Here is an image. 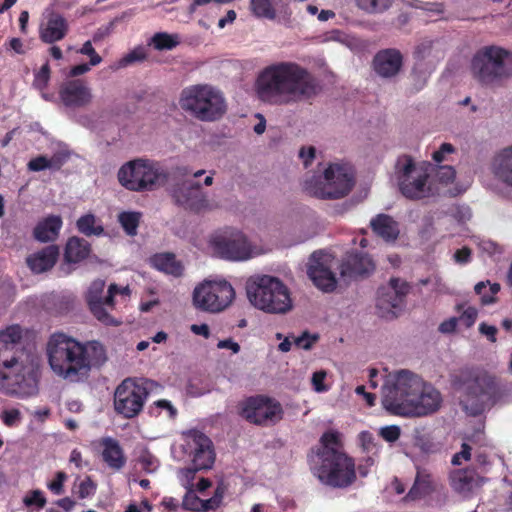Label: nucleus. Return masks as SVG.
<instances>
[{
  "label": "nucleus",
  "mask_w": 512,
  "mask_h": 512,
  "mask_svg": "<svg viewBox=\"0 0 512 512\" xmlns=\"http://www.w3.org/2000/svg\"><path fill=\"white\" fill-rule=\"evenodd\" d=\"M255 86L259 99L271 105L308 101L321 89L316 77L295 62L267 66L259 74Z\"/></svg>",
  "instance_id": "1"
},
{
  "label": "nucleus",
  "mask_w": 512,
  "mask_h": 512,
  "mask_svg": "<svg viewBox=\"0 0 512 512\" xmlns=\"http://www.w3.org/2000/svg\"><path fill=\"white\" fill-rule=\"evenodd\" d=\"M46 352L51 370L70 383L84 382L93 367H101L108 359L106 349L101 342L97 340L80 342L60 332L50 336Z\"/></svg>",
  "instance_id": "2"
},
{
  "label": "nucleus",
  "mask_w": 512,
  "mask_h": 512,
  "mask_svg": "<svg viewBox=\"0 0 512 512\" xmlns=\"http://www.w3.org/2000/svg\"><path fill=\"white\" fill-rule=\"evenodd\" d=\"M441 393L418 375L402 370L385 386L382 404L393 415L422 417L440 408Z\"/></svg>",
  "instance_id": "3"
},
{
  "label": "nucleus",
  "mask_w": 512,
  "mask_h": 512,
  "mask_svg": "<svg viewBox=\"0 0 512 512\" xmlns=\"http://www.w3.org/2000/svg\"><path fill=\"white\" fill-rule=\"evenodd\" d=\"M308 457L313 475L322 484L343 489L356 481L355 461L344 451L340 432H324Z\"/></svg>",
  "instance_id": "4"
},
{
  "label": "nucleus",
  "mask_w": 512,
  "mask_h": 512,
  "mask_svg": "<svg viewBox=\"0 0 512 512\" xmlns=\"http://www.w3.org/2000/svg\"><path fill=\"white\" fill-rule=\"evenodd\" d=\"M462 390L460 406L469 416L477 417L493 407L503 396L497 378L479 368L462 369L455 379Z\"/></svg>",
  "instance_id": "5"
},
{
  "label": "nucleus",
  "mask_w": 512,
  "mask_h": 512,
  "mask_svg": "<svg viewBox=\"0 0 512 512\" xmlns=\"http://www.w3.org/2000/svg\"><path fill=\"white\" fill-rule=\"evenodd\" d=\"M246 294L251 305L268 314H285L293 308L288 287L274 276L250 277L246 282Z\"/></svg>",
  "instance_id": "6"
},
{
  "label": "nucleus",
  "mask_w": 512,
  "mask_h": 512,
  "mask_svg": "<svg viewBox=\"0 0 512 512\" xmlns=\"http://www.w3.org/2000/svg\"><path fill=\"white\" fill-rule=\"evenodd\" d=\"M37 372L24 364L16 350L0 346V390L10 395L30 396L37 392Z\"/></svg>",
  "instance_id": "7"
},
{
  "label": "nucleus",
  "mask_w": 512,
  "mask_h": 512,
  "mask_svg": "<svg viewBox=\"0 0 512 512\" xmlns=\"http://www.w3.org/2000/svg\"><path fill=\"white\" fill-rule=\"evenodd\" d=\"M180 107L202 122H214L223 117L227 105L223 94L207 84H198L182 90Z\"/></svg>",
  "instance_id": "8"
},
{
  "label": "nucleus",
  "mask_w": 512,
  "mask_h": 512,
  "mask_svg": "<svg viewBox=\"0 0 512 512\" xmlns=\"http://www.w3.org/2000/svg\"><path fill=\"white\" fill-rule=\"evenodd\" d=\"M512 53L502 47L485 46L473 57L471 71L483 85L499 84L512 75Z\"/></svg>",
  "instance_id": "9"
},
{
  "label": "nucleus",
  "mask_w": 512,
  "mask_h": 512,
  "mask_svg": "<svg viewBox=\"0 0 512 512\" xmlns=\"http://www.w3.org/2000/svg\"><path fill=\"white\" fill-rule=\"evenodd\" d=\"M118 180L131 191H152L168 180V172L158 161L135 159L120 168Z\"/></svg>",
  "instance_id": "10"
},
{
  "label": "nucleus",
  "mask_w": 512,
  "mask_h": 512,
  "mask_svg": "<svg viewBox=\"0 0 512 512\" xmlns=\"http://www.w3.org/2000/svg\"><path fill=\"white\" fill-rule=\"evenodd\" d=\"M354 186L353 175L348 168L330 164L323 177L312 176L304 182V190L318 199H341L349 194Z\"/></svg>",
  "instance_id": "11"
},
{
  "label": "nucleus",
  "mask_w": 512,
  "mask_h": 512,
  "mask_svg": "<svg viewBox=\"0 0 512 512\" xmlns=\"http://www.w3.org/2000/svg\"><path fill=\"white\" fill-rule=\"evenodd\" d=\"M395 176L399 191L410 200H420L431 195L428 185L429 174L426 169L417 167L409 155L398 157L395 164Z\"/></svg>",
  "instance_id": "12"
},
{
  "label": "nucleus",
  "mask_w": 512,
  "mask_h": 512,
  "mask_svg": "<svg viewBox=\"0 0 512 512\" xmlns=\"http://www.w3.org/2000/svg\"><path fill=\"white\" fill-rule=\"evenodd\" d=\"M155 384L154 381L144 378L123 380L114 393L115 411L128 419L137 416Z\"/></svg>",
  "instance_id": "13"
},
{
  "label": "nucleus",
  "mask_w": 512,
  "mask_h": 512,
  "mask_svg": "<svg viewBox=\"0 0 512 512\" xmlns=\"http://www.w3.org/2000/svg\"><path fill=\"white\" fill-rule=\"evenodd\" d=\"M235 298V290L226 281H205L193 292V303L200 310L218 313L225 310Z\"/></svg>",
  "instance_id": "14"
},
{
  "label": "nucleus",
  "mask_w": 512,
  "mask_h": 512,
  "mask_svg": "<svg viewBox=\"0 0 512 512\" xmlns=\"http://www.w3.org/2000/svg\"><path fill=\"white\" fill-rule=\"evenodd\" d=\"M240 416L258 426H272L283 419L284 410L277 400L264 395L250 396L240 405Z\"/></svg>",
  "instance_id": "15"
},
{
  "label": "nucleus",
  "mask_w": 512,
  "mask_h": 512,
  "mask_svg": "<svg viewBox=\"0 0 512 512\" xmlns=\"http://www.w3.org/2000/svg\"><path fill=\"white\" fill-rule=\"evenodd\" d=\"M105 281L102 279L94 280L86 294V301L92 315L105 326H119L121 320L111 315V311L115 307V296L119 292V286L115 283L110 284L107 295L103 296L105 289Z\"/></svg>",
  "instance_id": "16"
},
{
  "label": "nucleus",
  "mask_w": 512,
  "mask_h": 512,
  "mask_svg": "<svg viewBox=\"0 0 512 512\" xmlns=\"http://www.w3.org/2000/svg\"><path fill=\"white\" fill-rule=\"evenodd\" d=\"M171 196L176 205L195 213L210 208L209 201L201 186L194 180H184L173 185Z\"/></svg>",
  "instance_id": "17"
},
{
  "label": "nucleus",
  "mask_w": 512,
  "mask_h": 512,
  "mask_svg": "<svg viewBox=\"0 0 512 512\" xmlns=\"http://www.w3.org/2000/svg\"><path fill=\"white\" fill-rule=\"evenodd\" d=\"M186 447L192 456V469H188L189 472L194 473L212 467L215 453L213 443L208 436L200 431H190L186 439Z\"/></svg>",
  "instance_id": "18"
},
{
  "label": "nucleus",
  "mask_w": 512,
  "mask_h": 512,
  "mask_svg": "<svg viewBox=\"0 0 512 512\" xmlns=\"http://www.w3.org/2000/svg\"><path fill=\"white\" fill-rule=\"evenodd\" d=\"M213 247L221 258L232 261H243L252 257V247L246 236L239 231L214 238Z\"/></svg>",
  "instance_id": "19"
},
{
  "label": "nucleus",
  "mask_w": 512,
  "mask_h": 512,
  "mask_svg": "<svg viewBox=\"0 0 512 512\" xmlns=\"http://www.w3.org/2000/svg\"><path fill=\"white\" fill-rule=\"evenodd\" d=\"M307 274L321 291L329 293L335 290L337 279L328 264V256L322 251H315L311 254Z\"/></svg>",
  "instance_id": "20"
},
{
  "label": "nucleus",
  "mask_w": 512,
  "mask_h": 512,
  "mask_svg": "<svg viewBox=\"0 0 512 512\" xmlns=\"http://www.w3.org/2000/svg\"><path fill=\"white\" fill-rule=\"evenodd\" d=\"M59 98L64 106L82 108L92 102V92L82 79L67 80L59 88Z\"/></svg>",
  "instance_id": "21"
},
{
  "label": "nucleus",
  "mask_w": 512,
  "mask_h": 512,
  "mask_svg": "<svg viewBox=\"0 0 512 512\" xmlns=\"http://www.w3.org/2000/svg\"><path fill=\"white\" fill-rule=\"evenodd\" d=\"M389 287L391 289L389 291L387 288L379 289L377 307L389 309L395 314L392 309L401 308L405 304V298L410 293L412 286L401 278L392 277L389 280Z\"/></svg>",
  "instance_id": "22"
},
{
  "label": "nucleus",
  "mask_w": 512,
  "mask_h": 512,
  "mask_svg": "<svg viewBox=\"0 0 512 512\" xmlns=\"http://www.w3.org/2000/svg\"><path fill=\"white\" fill-rule=\"evenodd\" d=\"M97 445L100 448L101 459L109 469L120 471L124 468L127 457L117 439L110 436L102 437L97 441Z\"/></svg>",
  "instance_id": "23"
},
{
  "label": "nucleus",
  "mask_w": 512,
  "mask_h": 512,
  "mask_svg": "<svg viewBox=\"0 0 512 512\" xmlns=\"http://www.w3.org/2000/svg\"><path fill=\"white\" fill-rule=\"evenodd\" d=\"M403 56L401 52L394 48L380 50L373 59L375 72L385 78L395 76L401 69Z\"/></svg>",
  "instance_id": "24"
},
{
  "label": "nucleus",
  "mask_w": 512,
  "mask_h": 512,
  "mask_svg": "<svg viewBox=\"0 0 512 512\" xmlns=\"http://www.w3.org/2000/svg\"><path fill=\"white\" fill-rule=\"evenodd\" d=\"M375 269L372 259L360 252L350 253L341 264V275L348 278L368 276Z\"/></svg>",
  "instance_id": "25"
},
{
  "label": "nucleus",
  "mask_w": 512,
  "mask_h": 512,
  "mask_svg": "<svg viewBox=\"0 0 512 512\" xmlns=\"http://www.w3.org/2000/svg\"><path fill=\"white\" fill-rule=\"evenodd\" d=\"M450 486L458 494L468 495L474 489L479 488L485 479L481 477L474 469H457L451 472Z\"/></svg>",
  "instance_id": "26"
},
{
  "label": "nucleus",
  "mask_w": 512,
  "mask_h": 512,
  "mask_svg": "<svg viewBox=\"0 0 512 512\" xmlns=\"http://www.w3.org/2000/svg\"><path fill=\"white\" fill-rule=\"evenodd\" d=\"M373 233L386 242H394L400 234L399 223L390 215L380 213L370 220Z\"/></svg>",
  "instance_id": "27"
},
{
  "label": "nucleus",
  "mask_w": 512,
  "mask_h": 512,
  "mask_svg": "<svg viewBox=\"0 0 512 512\" xmlns=\"http://www.w3.org/2000/svg\"><path fill=\"white\" fill-rule=\"evenodd\" d=\"M68 32L67 20L57 12L48 15L47 23L40 31V39L47 44L62 40Z\"/></svg>",
  "instance_id": "28"
},
{
  "label": "nucleus",
  "mask_w": 512,
  "mask_h": 512,
  "mask_svg": "<svg viewBox=\"0 0 512 512\" xmlns=\"http://www.w3.org/2000/svg\"><path fill=\"white\" fill-rule=\"evenodd\" d=\"M58 257L59 248L56 245H49L28 256L26 262L34 273H43L56 264Z\"/></svg>",
  "instance_id": "29"
},
{
  "label": "nucleus",
  "mask_w": 512,
  "mask_h": 512,
  "mask_svg": "<svg viewBox=\"0 0 512 512\" xmlns=\"http://www.w3.org/2000/svg\"><path fill=\"white\" fill-rule=\"evenodd\" d=\"M492 171L500 182L512 187V145L503 148L494 156Z\"/></svg>",
  "instance_id": "30"
},
{
  "label": "nucleus",
  "mask_w": 512,
  "mask_h": 512,
  "mask_svg": "<svg viewBox=\"0 0 512 512\" xmlns=\"http://www.w3.org/2000/svg\"><path fill=\"white\" fill-rule=\"evenodd\" d=\"M91 244L80 237L68 238L64 249V260L70 264H77L88 258L91 253Z\"/></svg>",
  "instance_id": "31"
},
{
  "label": "nucleus",
  "mask_w": 512,
  "mask_h": 512,
  "mask_svg": "<svg viewBox=\"0 0 512 512\" xmlns=\"http://www.w3.org/2000/svg\"><path fill=\"white\" fill-rule=\"evenodd\" d=\"M62 224L60 216L50 215L37 223L33 230V236L43 243L54 241L59 235Z\"/></svg>",
  "instance_id": "32"
},
{
  "label": "nucleus",
  "mask_w": 512,
  "mask_h": 512,
  "mask_svg": "<svg viewBox=\"0 0 512 512\" xmlns=\"http://www.w3.org/2000/svg\"><path fill=\"white\" fill-rule=\"evenodd\" d=\"M434 491V485L431 474L426 470L417 467L415 481L407 493V498L410 500H419Z\"/></svg>",
  "instance_id": "33"
},
{
  "label": "nucleus",
  "mask_w": 512,
  "mask_h": 512,
  "mask_svg": "<svg viewBox=\"0 0 512 512\" xmlns=\"http://www.w3.org/2000/svg\"><path fill=\"white\" fill-rule=\"evenodd\" d=\"M150 261L154 268L166 274L179 277L183 273V266L176 260L173 253L155 254L151 257Z\"/></svg>",
  "instance_id": "34"
},
{
  "label": "nucleus",
  "mask_w": 512,
  "mask_h": 512,
  "mask_svg": "<svg viewBox=\"0 0 512 512\" xmlns=\"http://www.w3.org/2000/svg\"><path fill=\"white\" fill-rule=\"evenodd\" d=\"M76 228L81 234L87 237H99L105 233L101 220L92 213H87L79 217L76 221Z\"/></svg>",
  "instance_id": "35"
},
{
  "label": "nucleus",
  "mask_w": 512,
  "mask_h": 512,
  "mask_svg": "<svg viewBox=\"0 0 512 512\" xmlns=\"http://www.w3.org/2000/svg\"><path fill=\"white\" fill-rule=\"evenodd\" d=\"M181 42L178 34H169L167 32H157L149 40L148 45L157 51L173 50Z\"/></svg>",
  "instance_id": "36"
},
{
  "label": "nucleus",
  "mask_w": 512,
  "mask_h": 512,
  "mask_svg": "<svg viewBox=\"0 0 512 512\" xmlns=\"http://www.w3.org/2000/svg\"><path fill=\"white\" fill-rule=\"evenodd\" d=\"M249 8L256 18L275 20L277 17L272 0H250Z\"/></svg>",
  "instance_id": "37"
},
{
  "label": "nucleus",
  "mask_w": 512,
  "mask_h": 512,
  "mask_svg": "<svg viewBox=\"0 0 512 512\" xmlns=\"http://www.w3.org/2000/svg\"><path fill=\"white\" fill-rule=\"evenodd\" d=\"M22 339V328L18 324L10 325L0 331V346L15 349Z\"/></svg>",
  "instance_id": "38"
},
{
  "label": "nucleus",
  "mask_w": 512,
  "mask_h": 512,
  "mask_svg": "<svg viewBox=\"0 0 512 512\" xmlns=\"http://www.w3.org/2000/svg\"><path fill=\"white\" fill-rule=\"evenodd\" d=\"M119 222L127 235L134 236L137 234V228L140 222V213L122 212L119 214Z\"/></svg>",
  "instance_id": "39"
},
{
  "label": "nucleus",
  "mask_w": 512,
  "mask_h": 512,
  "mask_svg": "<svg viewBox=\"0 0 512 512\" xmlns=\"http://www.w3.org/2000/svg\"><path fill=\"white\" fill-rule=\"evenodd\" d=\"M360 9L368 13H381L387 10L392 0H356Z\"/></svg>",
  "instance_id": "40"
},
{
  "label": "nucleus",
  "mask_w": 512,
  "mask_h": 512,
  "mask_svg": "<svg viewBox=\"0 0 512 512\" xmlns=\"http://www.w3.org/2000/svg\"><path fill=\"white\" fill-rule=\"evenodd\" d=\"M50 65L49 62L46 61L42 67L34 73L33 86L34 88L42 91L44 90L50 81Z\"/></svg>",
  "instance_id": "41"
},
{
  "label": "nucleus",
  "mask_w": 512,
  "mask_h": 512,
  "mask_svg": "<svg viewBox=\"0 0 512 512\" xmlns=\"http://www.w3.org/2000/svg\"><path fill=\"white\" fill-rule=\"evenodd\" d=\"M146 58V49L143 46H137L119 60V65L120 67H126L135 62H142Z\"/></svg>",
  "instance_id": "42"
},
{
  "label": "nucleus",
  "mask_w": 512,
  "mask_h": 512,
  "mask_svg": "<svg viewBox=\"0 0 512 512\" xmlns=\"http://www.w3.org/2000/svg\"><path fill=\"white\" fill-rule=\"evenodd\" d=\"M456 310L457 312L462 311L458 321H461L465 327L470 328L474 325L478 316L476 308L471 306L465 308V304L461 303L456 305Z\"/></svg>",
  "instance_id": "43"
},
{
  "label": "nucleus",
  "mask_w": 512,
  "mask_h": 512,
  "mask_svg": "<svg viewBox=\"0 0 512 512\" xmlns=\"http://www.w3.org/2000/svg\"><path fill=\"white\" fill-rule=\"evenodd\" d=\"M27 167L30 171L39 172L54 167L59 168V165L55 166L52 159H48L46 156L40 155L31 159L28 162Z\"/></svg>",
  "instance_id": "44"
},
{
  "label": "nucleus",
  "mask_w": 512,
  "mask_h": 512,
  "mask_svg": "<svg viewBox=\"0 0 512 512\" xmlns=\"http://www.w3.org/2000/svg\"><path fill=\"white\" fill-rule=\"evenodd\" d=\"M223 496L224 490L218 486L214 492V495L211 498L202 500L203 505L200 507V510L203 512H207L210 510L217 509L222 503Z\"/></svg>",
  "instance_id": "45"
},
{
  "label": "nucleus",
  "mask_w": 512,
  "mask_h": 512,
  "mask_svg": "<svg viewBox=\"0 0 512 512\" xmlns=\"http://www.w3.org/2000/svg\"><path fill=\"white\" fill-rule=\"evenodd\" d=\"M68 476L63 471H58L55 475V478L47 484L48 489L54 495H61L64 493V483L67 480Z\"/></svg>",
  "instance_id": "46"
},
{
  "label": "nucleus",
  "mask_w": 512,
  "mask_h": 512,
  "mask_svg": "<svg viewBox=\"0 0 512 512\" xmlns=\"http://www.w3.org/2000/svg\"><path fill=\"white\" fill-rule=\"evenodd\" d=\"M1 420L7 427H14L21 421V412L19 409L12 408L4 410L1 413Z\"/></svg>",
  "instance_id": "47"
},
{
  "label": "nucleus",
  "mask_w": 512,
  "mask_h": 512,
  "mask_svg": "<svg viewBox=\"0 0 512 512\" xmlns=\"http://www.w3.org/2000/svg\"><path fill=\"white\" fill-rule=\"evenodd\" d=\"M379 435L389 443L396 442L401 435V429L397 425H390L382 427L379 431Z\"/></svg>",
  "instance_id": "48"
},
{
  "label": "nucleus",
  "mask_w": 512,
  "mask_h": 512,
  "mask_svg": "<svg viewBox=\"0 0 512 512\" xmlns=\"http://www.w3.org/2000/svg\"><path fill=\"white\" fill-rule=\"evenodd\" d=\"M79 52L81 54L89 56L90 65L92 66H96L102 62L101 56L95 51L91 41L89 40L82 45Z\"/></svg>",
  "instance_id": "49"
},
{
  "label": "nucleus",
  "mask_w": 512,
  "mask_h": 512,
  "mask_svg": "<svg viewBox=\"0 0 512 512\" xmlns=\"http://www.w3.org/2000/svg\"><path fill=\"white\" fill-rule=\"evenodd\" d=\"M318 335H310L307 331L294 338V344L302 349L309 350L318 340Z\"/></svg>",
  "instance_id": "50"
},
{
  "label": "nucleus",
  "mask_w": 512,
  "mask_h": 512,
  "mask_svg": "<svg viewBox=\"0 0 512 512\" xmlns=\"http://www.w3.org/2000/svg\"><path fill=\"white\" fill-rule=\"evenodd\" d=\"M456 152V148L450 143H442L438 150L432 153V159L436 163H441L446 160V155Z\"/></svg>",
  "instance_id": "51"
},
{
  "label": "nucleus",
  "mask_w": 512,
  "mask_h": 512,
  "mask_svg": "<svg viewBox=\"0 0 512 512\" xmlns=\"http://www.w3.org/2000/svg\"><path fill=\"white\" fill-rule=\"evenodd\" d=\"M456 171L452 166H439L437 170V178L441 183L449 184L454 181Z\"/></svg>",
  "instance_id": "52"
},
{
  "label": "nucleus",
  "mask_w": 512,
  "mask_h": 512,
  "mask_svg": "<svg viewBox=\"0 0 512 512\" xmlns=\"http://www.w3.org/2000/svg\"><path fill=\"white\" fill-rule=\"evenodd\" d=\"M96 491V484L93 482V480L90 477H86L81 483L79 484V491L78 496L80 499L87 498L91 495H93Z\"/></svg>",
  "instance_id": "53"
},
{
  "label": "nucleus",
  "mask_w": 512,
  "mask_h": 512,
  "mask_svg": "<svg viewBox=\"0 0 512 512\" xmlns=\"http://www.w3.org/2000/svg\"><path fill=\"white\" fill-rule=\"evenodd\" d=\"M327 373L324 370H319L313 373L312 375V385L316 392H326L329 387L325 385L324 381L326 379Z\"/></svg>",
  "instance_id": "54"
},
{
  "label": "nucleus",
  "mask_w": 512,
  "mask_h": 512,
  "mask_svg": "<svg viewBox=\"0 0 512 512\" xmlns=\"http://www.w3.org/2000/svg\"><path fill=\"white\" fill-rule=\"evenodd\" d=\"M24 503L27 506L36 505L38 507H44L46 504V499L44 498L43 494L39 490H34L31 492L30 496H27L24 499Z\"/></svg>",
  "instance_id": "55"
},
{
  "label": "nucleus",
  "mask_w": 512,
  "mask_h": 512,
  "mask_svg": "<svg viewBox=\"0 0 512 512\" xmlns=\"http://www.w3.org/2000/svg\"><path fill=\"white\" fill-rule=\"evenodd\" d=\"M202 499H200L195 494L186 495L183 500V507L187 510L191 511H201L200 507L202 506Z\"/></svg>",
  "instance_id": "56"
},
{
  "label": "nucleus",
  "mask_w": 512,
  "mask_h": 512,
  "mask_svg": "<svg viewBox=\"0 0 512 512\" xmlns=\"http://www.w3.org/2000/svg\"><path fill=\"white\" fill-rule=\"evenodd\" d=\"M471 447L467 444V443H463L461 445V451L456 453L453 457H452V464L453 465H460L461 464V459L465 460V461H468L470 460L471 458Z\"/></svg>",
  "instance_id": "57"
},
{
  "label": "nucleus",
  "mask_w": 512,
  "mask_h": 512,
  "mask_svg": "<svg viewBox=\"0 0 512 512\" xmlns=\"http://www.w3.org/2000/svg\"><path fill=\"white\" fill-rule=\"evenodd\" d=\"M154 406L161 410H165L168 413L170 419H174L177 416V409L172 405L169 400L160 399L154 402Z\"/></svg>",
  "instance_id": "58"
},
{
  "label": "nucleus",
  "mask_w": 512,
  "mask_h": 512,
  "mask_svg": "<svg viewBox=\"0 0 512 512\" xmlns=\"http://www.w3.org/2000/svg\"><path fill=\"white\" fill-rule=\"evenodd\" d=\"M454 259L456 262L460 264L468 263L471 259V249L466 246L462 247L461 249H458L454 253Z\"/></svg>",
  "instance_id": "59"
},
{
  "label": "nucleus",
  "mask_w": 512,
  "mask_h": 512,
  "mask_svg": "<svg viewBox=\"0 0 512 512\" xmlns=\"http://www.w3.org/2000/svg\"><path fill=\"white\" fill-rule=\"evenodd\" d=\"M479 331H480L481 334L487 336V338L491 342H493V343L496 342L497 328L495 326L488 325V324L482 322L479 325Z\"/></svg>",
  "instance_id": "60"
},
{
  "label": "nucleus",
  "mask_w": 512,
  "mask_h": 512,
  "mask_svg": "<svg viewBox=\"0 0 512 512\" xmlns=\"http://www.w3.org/2000/svg\"><path fill=\"white\" fill-rule=\"evenodd\" d=\"M154 462L155 458L149 452L143 453L139 457V463L147 472H151L153 470Z\"/></svg>",
  "instance_id": "61"
},
{
  "label": "nucleus",
  "mask_w": 512,
  "mask_h": 512,
  "mask_svg": "<svg viewBox=\"0 0 512 512\" xmlns=\"http://www.w3.org/2000/svg\"><path fill=\"white\" fill-rule=\"evenodd\" d=\"M490 285V294L482 295L481 302L484 305L491 304L495 302V295L500 291V285L498 283L489 284Z\"/></svg>",
  "instance_id": "62"
},
{
  "label": "nucleus",
  "mask_w": 512,
  "mask_h": 512,
  "mask_svg": "<svg viewBox=\"0 0 512 512\" xmlns=\"http://www.w3.org/2000/svg\"><path fill=\"white\" fill-rule=\"evenodd\" d=\"M315 148L310 146L309 148H301L299 152V157L303 160L304 166L308 167L309 164L314 160L315 158Z\"/></svg>",
  "instance_id": "63"
},
{
  "label": "nucleus",
  "mask_w": 512,
  "mask_h": 512,
  "mask_svg": "<svg viewBox=\"0 0 512 512\" xmlns=\"http://www.w3.org/2000/svg\"><path fill=\"white\" fill-rule=\"evenodd\" d=\"M458 318L451 317L443 321L439 326V331L442 333H453L457 327Z\"/></svg>",
  "instance_id": "64"
}]
</instances>
